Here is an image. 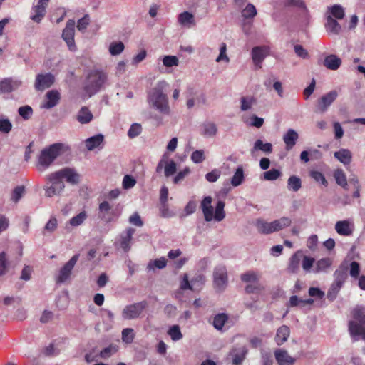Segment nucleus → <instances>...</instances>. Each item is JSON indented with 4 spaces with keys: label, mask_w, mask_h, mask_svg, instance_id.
<instances>
[{
    "label": "nucleus",
    "mask_w": 365,
    "mask_h": 365,
    "mask_svg": "<svg viewBox=\"0 0 365 365\" xmlns=\"http://www.w3.org/2000/svg\"><path fill=\"white\" fill-rule=\"evenodd\" d=\"M108 81L106 72L98 69H93L86 75L83 84V89L86 95L91 98L104 88Z\"/></svg>",
    "instance_id": "nucleus-1"
},
{
    "label": "nucleus",
    "mask_w": 365,
    "mask_h": 365,
    "mask_svg": "<svg viewBox=\"0 0 365 365\" xmlns=\"http://www.w3.org/2000/svg\"><path fill=\"white\" fill-rule=\"evenodd\" d=\"M167 86L165 81H159L148 95L149 103L163 115H168L170 111L167 94L164 93Z\"/></svg>",
    "instance_id": "nucleus-2"
},
{
    "label": "nucleus",
    "mask_w": 365,
    "mask_h": 365,
    "mask_svg": "<svg viewBox=\"0 0 365 365\" xmlns=\"http://www.w3.org/2000/svg\"><path fill=\"white\" fill-rule=\"evenodd\" d=\"M69 150L68 146L63 143H53L43 148L38 158L37 167L40 170L48 168L60 155Z\"/></svg>",
    "instance_id": "nucleus-3"
},
{
    "label": "nucleus",
    "mask_w": 365,
    "mask_h": 365,
    "mask_svg": "<svg viewBox=\"0 0 365 365\" xmlns=\"http://www.w3.org/2000/svg\"><path fill=\"white\" fill-rule=\"evenodd\" d=\"M228 284L227 271L225 266L220 264L213 271V285L217 292H223Z\"/></svg>",
    "instance_id": "nucleus-4"
},
{
    "label": "nucleus",
    "mask_w": 365,
    "mask_h": 365,
    "mask_svg": "<svg viewBox=\"0 0 365 365\" xmlns=\"http://www.w3.org/2000/svg\"><path fill=\"white\" fill-rule=\"evenodd\" d=\"M148 305V303L145 300L126 305L122 311V317L125 320L138 319Z\"/></svg>",
    "instance_id": "nucleus-5"
},
{
    "label": "nucleus",
    "mask_w": 365,
    "mask_h": 365,
    "mask_svg": "<svg viewBox=\"0 0 365 365\" xmlns=\"http://www.w3.org/2000/svg\"><path fill=\"white\" fill-rule=\"evenodd\" d=\"M47 183H51V185L45 186V195L48 197H51L54 195H58L65 188V184L59 177L54 176V173H51L46 176Z\"/></svg>",
    "instance_id": "nucleus-6"
},
{
    "label": "nucleus",
    "mask_w": 365,
    "mask_h": 365,
    "mask_svg": "<svg viewBox=\"0 0 365 365\" xmlns=\"http://www.w3.org/2000/svg\"><path fill=\"white\" fill-rule=\"evenodd\" d=\"M248 354V349L245 345L237 344L234 346L227 355V359L232 365H241Z\"/></svg>",
    "instance_id": "nucleus-7"
},
{
    "label": "nucleus",
    "mask_w": 365,
    "mask_h": 365,
    "mask_svg": "<svg viewBox=\"0 0 365 365\" xmlns=\"http://www.w3.org/2000/svg\"><path fill=\"white\" fill-rule=\"evenodd\" d=\"M76 22L73 19H69L66 24V27L62 32V38L66 41L68 48L71 51L76 50V46L74 41Z\"/></svg>",
    "instance_id": "nucleus-8"
},
{
    "label": "nucleus",
    "mask_w": 365,
    "mask_h": 365,
    "mask_svg": "<svg viewBox=\"0 0 365 365\" xmlns=\"http://www.w3.org/2000/svg\"><path fill=\"white\" fill-rule=\"evenodd\" d=\"M54 176L59 177L61 180L65 179L67 182L71 185H76L80 181V175L72 168H64L54 172Z\"/></svg>",
    "instance_id": "nucleus-9"
},
{
    "label": "nucleus",
    "mask_w": 365,
    "mask_h": 365,
    "mask_svg": "<svg viewBox=\"0 0 365 365\" xmlns=\"http://www.w3.org/2000/svg\"><path fill=\"white\" fill-rule=\"evenodd\" d=\"M80 255H74L60 269L56 282L58 283L65 282L71 276V272L79 259Z\"/></svg>",
    "instance_id": "nucleus-10"
},
{
    "label": "nucleus",
    "mask_w": 365,
    "mask_h": 365,
    "mask_svg": "<svg viewBox=\"0 0 365 365\" xmlns=\"http://www.w3.org/2000/svg\"><path fill=\"white\" fill-rule=\"evenodd\" d=\"M338 93L336 91H331L330 92L322 96L318 100L316 106V112L319 113H325L331 103L336 99Z\"/></svg>",
    "instance_id": "nucleus-11"
},
{
    "label": "nucleus",
    "mask_w": 365,
    "mask_h": 365,
    "mask_svg": "<svg viewBox=\"0 0 365 365\" xmlns=\"http://www.w3.org/2000/svg\"><path fill=\"white\" fill-rule=\"evenodd\" d=\"M55 81L54 76L48 73L46 74H38L36 77L34 87L37 91H43L50 88Z\"/></svg>",
    "instance_id": "nucleus-12"
},
{
    "label": "nucleus",
    "mask_w": 365,
    "mask_h": 365,
    "mask_svg": "<svg viewBox=\"0 0 365 365\" xmlns=\"http://www.w3.org/2000/svg\"><path fill=\"white\" fill-rule=\"evenodd\" d=\"M22 84L21 81L5 78L0 81V93H9L17 90Z\"/></svg>",
    "instance_id": "nucleus-13"
},
{
    "label": "nucleus",
    "mask_w": 365,
    "mask_h": 365,
    "mask_svg": "<svg viewBox=\"0 0 365 365\" xmlns=\"http://www.w3.org/2000/svg\"><path fill=\"white\" fill-rule=\"evenodd\" d=\"M50 0H38L36 5L32 7L34 14L31 16L32 21L39 23L46 14V7Z\"/></svg>",
    "instance_id": "nucleus-14"
},
{
    "label": "nucleus",
    "mask_w": 365,
    "mask_h": 365,
    "mask_svg": "<svg viewBox=\"0 0 365 365\" xmlns=\"http://www.w3.org/2000/svg\"><path fill=\"white\" fill-rule=\"evenodd\" d=\"M267 46H255L252 49V58L253 63L257 68L262 67V63L268 55Z\"/></svg>",
    "instance_id": "nucleus-15"
},
{
    "label": "nucleus",
    "mask_w": 365,
    "mask_h": 365,
    "mask_svg": "<svg viewBox=\"0 0 365 365\" xmlns=\"http://www.w3.org/2000/svg\"><path fill=\"white\" fill-rule=\"evenodd\" d=\"M349 262H342L334 273V282L344 284L348 277Z\"/></svg>",
    "instance_id": "nucleus-16"
},
{
    "label": "nucleus",
    "mask_w": 365,
    "mask_h": 365,
    "mask_svg": "<svg viewBox=\"0 0 365 365\" xmlns=\"http://www.w3.org/2000/svg\"><path fill=\"white\" fill-rule=\"evenodd\" d=\"M274 356L279 365H293L295 362V359L290 356L284 349H276Z\"/></svg>",
    "instance_id": "nucleus-17"
},
{
    "label": "nucleus",
    "mask_w": 365,
    "mask_h": 365,
    "mask_svg": "<svg viewBox=\"0 0 365 365\" xmlns=\"http://www.w3.org/2000/svg\"><path fill=\"white\" fill-rule=\"evenodd\" d=\"M212 197L207 196L201 202V209L205 221L210 222L213 219V207L212 206Z\"/></svg>",
    "instance_id": "nucleus-18"
},
{
    "label": "nucleus",
    "mask_w": 365,
    "mask_h": 365,
    "mask_svg": "<svg viewBox=\"0 0 365 365\" xmlns=\"http://www.w3.org/2000/svg\"><path fill=\"white\" fill-rule=\"evenodd\" d=\"M326 23L324 27L327 31L329 34L338 35L341 31V26L336 19H334L331 15H327L326 17Z\"/></svg>",
    "instance_id": "nucleus-19"
},
{
    "label": "nucleus",
    "mask_w": 365,
    "mask_h": 365,
    "mask_svg": "<svg viewBox=\"0 0 365 365\" xmlns=\"http://www.w3.org/2000/svg\"><path fill=\"white\" fill-rule=\"evenodd\" d=\"M111 206L107 201H103L99 205L98 217L106 222L113 220L111 217Z\"/></svg>",
    "instance_id": "nucleus-20"
},
{
    "label": "nucleus",
    "mask_w": 365,
    "mask_h": 365,
    "mask_svg": "<svg viewBox=\"0 0 365 365\" xmlns=\"http://www.w3.org/2000/svg\"><path fill=\"white\" fill-rule=\"evenodd\" d=\"M298 138V133L294 129H289L283 136L286 149L287 150H291L296 145Z\"/></svg>",
    "instance_id": "nucleus-21"
},
{
    "label": "nucleus",
    "mask_w": 365,
    "mask_h": 365,
    "mask_svg": "<svg viewBox=\"0 0 365 365\" xmlns=\"http://www.w3.org/2000/svg\"><path fill=\"white\" fill-rule=\"evenodd\" d=\"M178 20L181 26L187 28H191L196 24L194 15L189 11L180 13Z\"/></svg>",
    "instance_id": "nucleus-22"
},
{
    "label": "nucleus",
    "mask_w": 365,
    "mask_h": 365,
    "mask_svg": "<svg viewBox=\"0 0 365 365\" xmlns=\"http://www.w3.org/2000/svg\"><path fill=\"white\" fill-rule=\"evenodd\" d=\"M48 101L42 106L44 108L50 109L56 106L60 101V93L56 90L47 92L46 95Z\"/></svg>",
    "instance_id": "nucleus-23"
},
{
    "label": "nucleus",
    "mask_w": 365,
    "mask_h": 365,
    "mask_svg": "<svg viewBox=\"0 0 365 365\" xmlns=\"http://www.w3.org/2000/svg\"><path fill=\"white\" fill-rule=\"evenodd\" d=\"M335 230L339 235L344 236H349L353 232V229L351 227V223L348 220L336 222Z\"/></svg>",
    "instance_id": "nucleus-24"
},
{
    "label": "nucleus",
    "mask_w": 365,
    "mask_h": 365,
    "mask_svg": "<svg viewBox=\"0 0 365 365\" xmlns=\"http://www.w3.org/2000/svg\"><path fill=\"white\" fill-rule=\"evenodd\" d=\"M341 64V60L334 54L327 56L324 61V66L329 70H337Z\"/></svg>",
    "instance_id": "nucleus-25"
},
{
    "label": "nucleus",
    "mask_w": 365,
    "mask_h": 365,
    "mask_svg": "<svg viewBox=\"0 0 365 365\" xmlns=\"http://www.w3.org/2000/svg\"><path fill=\"white\" fill-rule=\"evenodd\" d=\"M334 156L345 165H349L352 159L351 152L345 148H341L339 150L336 151Z\"/></svg>",
    "instance_id": "nucleus-26"
},
{
    "label": "nucleus",
    "mask_w": 365,
    "mask_h": 365,
    "mask_svg": "<svg viewBox=\"0 0 365 365\" xmlns=\"http://www.w3.org/2000/svg\"><path fill=\"white\" fill-rule=\"evenodd\" d=\"M290 330L288 326L282 325L278 328L275 336V341L277 345L280 346L287 341Z\"/></svg>",
    "instance_id": "nucleus-27"
},
{
    "label": "nucleus",
    "mask_w": 365,
    "mask_h": 365,
    "mask_svg": "<svg viewBox=\"0 0 365 365\" xmlns=\"http://www.w3.org/2000/svg\"><path fill=\"white\" fill-rule=\"evenodd\" d=\"M134 228L128 227L126 230L125 233L121 235L120 247L125 252L128 251L130 248V242L133 238V235L134 234Z\"/></svg>",
    "instance_id": "nucleus-28"
},
{
    "label": "nucleus",
    "mask_w": 365,
    "mask_h": 365,
    "mask_svg": "<svg viewBox=\"0 0 365 365\" xmlns=\"http://www.w3.org/2000/svg\"><path fill=\"white\" fill-rule=\"evenodd\" d=\"M257 150H261L266 154H269L272 152L273 147H272V143H264L262 140L258 139L255 142L254 146H253L252 149L251 150V153L254 154V153Z\"/></svg>",
    "instance_id": "nucleus-29"
},
{
    "label": "nucleus",
    "mask_w": 365,
    "mask_h": 365,
    "mask_svg": "<svg viewBox=\"0 0 365 365\" xmlns=\"http://www.w3.org/2000/svg\"><path fill=\"white\" fill-rule=\"evenodd\" d=\"M104 136L102 134H97L86 140L85 143L88 150H93L102 144Z\"/></svg>",
    "instance_id": "nucleus-30"
},
{
    "label": "nucleus",
    "mask_w": 365,
    "mask_h": 365,
    "mask_svg": "<svg viewBox=\"0 0 365 365\" xmlns=\"http://www.w3.org/2000/svg\"><path fill=\"white\" fill-rule=\"evenodd\" d=\"M93 117V114L89 110L88 108L83 106L80 109L76 118L80 123L86 124L92 120Z\"/></svg>",
    "instance_id": "nucleus-31"
},
{
    "label": "nucleus",
    "mask_w": 365,
    "mask_h": 365,
    "mask_svg": "<svg viewBox=\"0 0 365 365\" xmlns=\"http://www.w3.org/2000/svg\"><path fill=\"white\" fill-rule=\"evenodd\" d=\"M302 255L297 252L294 253L289 259V264L287 268L290 273H297L299 269V264Z\"/></svg>",
    "instance_id": "nucleus-32"
},
{
    "label": "nucleus",
    "mask_w": 365,
    "mask_h": 365,
    "mask_svg": "<svg viewBox=\"0 0 365 365\" xmlns=\"http://www.w3.org/2000/svg\"><path fill=\"white\" fill-rule=\"evenodd\" d=\"M292 220L287 217H282L272 222L273 232L279 231L291 225Z\"/></svg>",
    "instance_id": "nucleus-33"
},
{
    "label": "nucleus",
    "mask_w": 365,
    "mask_h": 365,
    "mask_svg": "<svg viewBox=\"0 0 365 365\" xmlns=\"http://www.w3.org/2000/svg\"><path fill=\"white\" fill-rule=\"evenodd\" d=\"M255 225L258 232L262 234L268 235L273 232L272 222H268L264 220L258 219L256 221Z\"/></svg>",
    "instance_id": "nucleus-34"
},
{
    "label": "nucleus",
    "mask_w": 365,
    "mask_h": 365,
    "mask_svg": "<svg viewBox=\"0 0 365 365\" xmlns=\"http://www.w3.org/2000/svg\"><path fill=\"white\" fill-rule=\"evenodd\" d=\"M349 329L351 335L361 336L365 340V327L360 326L356 322H349Z\"/></svg>",
    "instance_id": "nucleus-35"
},
{
    "label": "nucleus",
    "mask_w": 365,
    "mask_h": 365,
    "mask_svg": "<svg viewBox=\"0 0 365 365\" xmlns=\"http://www.w3.org/2000/svg\"><path fill=\"white\" fill-rule=\"evenodd\" d=\"M278 4L284 7L296 6L303 9L307 13V9L302 0H278Z\"/></svg>",
    "instance_id": "nucleus-36"
},
{
    "label": "nucleus",
    "mask_w": 365,
    "mask_h": 365,
    "mask_svg": "<svg viewBox=\"0 0 365 365\" xmlns=\"http://www.w3.org/2000/svg\"><path fill=\"white\" fill-rule=\"evenodd\" d=\"M334 177L337 185L341 186L344 189L348 190V183L346 175L341 169H338L334 171Z\"/></svg>",
    "instance_id": "nucleus-37"
},
{
    "label": "nucleus",
    "mask_w": 365,
    "mask_h": 365,
    "mask_svg": "<svg viewBox=\"0 0 365 365\" xmlns=\"http://www.w3.org/2000/svg\"><path fill=\"white\" fill-rule=\"evenodd\" d=\"M353 317L354 319V322H356L361 327L365 326V312L363 307H356L353 310Z\"/></svg>",
    "instance_id": "nucleus-38"
},
{
    "label": "nucleus",
    "mask_w": 365,
    "mask_h": 365,
    "mask_svg": "<svg viewBox=\"0 0 365 365\" xmlns=\"http://www.w3.org/2000/svg\"><path fill=\"white\" fill-rule=\"evenodd\" d=\"M302 187V180L297 175H292L287 180V188L293 192H297Z\"/></svg>",
    "instance_id": "nucleus-39"
},
{
    "label": "nucleus",
    "mask_w": 365,
    "mask_h": 365,
    "mask_svg": "<svg viewBox=\"0 0 365 365\" xmlns=\"http://www.w3.org/2000/svg\"><path fill=\"white\" fill-rule=\"evenodd\" d=\"M245 178L244 170L242 165L239 166L232 178H231V184L234 187H237L242 184Z\"/></svg>",
    "instance_id": "nucleus-40"
},
{
    "label": "nucleus",
    "mask_w": 365,
    "mask_h": 365,
    "mask_svg": "<svg viewBox=\"0 0 365 365\" xmlns=\"http://www.w3.org/2000/svg\"><path fill=\"white\" fill-rule=\"evenodd\" d=\"M227 320L228 316L227 314H217L214 317L212 324L217 330H222Z\"/></svg>",
    "instance_id": "nucleus-41"
},
{
    "label": "nucleus",
    "mask_w": 365,
    "mask_h": 365,
    "mask_svg": "<svg viewBox=\"0 0 365 365\" xmlns=\"http://www.w3.org/2000/svg\"><path fill=\"white\" fill-rule=\"evenodd\" d=\"M329 11L334 19H342L345 16L344 10L343 7L339 4H334V6L329 7Z\"/></svg>",
    "instance_id": "nucleus-42"
},
{
    "label": "nucleus",
    "mask_w": 365,
    "mask_h": 365,
    "mask_svg": "<svg viewBox=\"0 0 365 365\" xmlns=\"http://www.w3.org/2000/svg\"><path fill=\"white\" fill-rule=\"evenodd\" d=\"M331 264L332 260L330 258H322L317 262L315 265V272H324L331 265Z\"/></svg>",
    "instance_id": "nucleus-43"
},
{
    "label": "nucleus",
    "mask_w": 365,
    "mask_h": 365,
    "mask_svg": "<svg viewBox=\"0 0 365 365\" xmlns=\"http://www.w3.org/2000/svg\"><path fill=\"white\" fill-rule=\"evenodd\" d=\"M225 205V202L222 200H219L217 202L215 215H213V218H215V220L220 222L225 217V212L224 211Z\"/></svg>",
    "instance_id": "nucleus-44"
},
{
    "label": "nucleus",
    "mask_w": 365,
    "mask_h": 365,
    "mask_svg": "<svg viewBox=\"0 0 365 365\" xmlns=\"http://www.w3.org/2000/svg\"><path fill=\"white\" fill-rule=\"evenodd\" d=\"M167 265V259L165 257H160L150 261L147 265L148 270H153L154 268L163 269Z\"/></svg>",
    "instance_id": "nucleus-45"
},
{
    "label": "nucleus",
    "mask_w": 365,
    "mask_h": 365,
    "mask_svg": "<svg viewBox=\"0 0 365 365\" xmlns=\"http://www.w3.org/2000/svg\"><path fill=\"white\" fill-rule=\"evenodd\" d=\"M168 334L170 336L173 341H178L181 339L183 336L181 333L180 328L178 325H173L168 331Z\"/></svg>",
    "instance_id": "nucleus-46"
},
{
    "label": "nucleus",
    "mask_w": 365,
    "mask_h": 365,
    "mask_svg": "<svg viewBox=\"0 0 365 365\" xmlns=\"http://www.w3.org/2000/svg\"><path fill=\"white\" fill-rule=\"evenodd\" d=\"M241 13L244 19H252L257 15V9L253 4H248Z\"/></svg>",
    "instance_id": "nucleus-47"
},
{
    "label": "nucleus",
    "mask_w": 365,
    "mask_h": 365,
    "mask_svg": "<svg viewBox=\"0 0 365 365\" xmlns=\"http://www.w3.org/2000/svg\"><path fill=\"white\" fill-rule=\"evenodd\" d=\"M342 286L343 285L334 282L327 292V298L330 301L334 300Z\"/></svg>",
    "instance_id": "nucleus-48"
},
{
    "label": "nucleus",
    "mask_w": 365,
    "mask_h": 365,
    "mask_svg": "<svg viewBox=\"0 0 365 365\" xmlns=\"http://www.w3.org/2000/svg\"><path fill=\"white\" fill-rule=\"evenodd\" d=\"M118 351V346L115 344H110L108 347L104 348L99 354L102 359H108Z\"/></svg>",
    "instance_id": "nucleus-49"
},
{
    "label": "nucleus",
    "mask_w": 365,
    "mask_h": 365,
    "mask_svg": "<svg viewBox=\"0 0 365 365\" xmlns=\"http://www.w3.org/2000/svg\"><path fill=\"white\" fill-rule=\"evenodd\" d=\"M124 48V44L121 41L112 42L109 46V52L112 56H117L123 52Z\"/></svg>",
    "instance_id": "nucleus-50"
},
{
    "label": "nucleus",
    "mask_w": 365,
    "mask_h": 365,
    "mask_svg": "<svg viewBox=\"0 0 365 365\" xmlns=\"http://www.w3.org/2000/svg\"><path fill=\"white\" fill-rule=\"evenodd\" d=\"M349 274L353 279H356L359 277H360L359 274L361 271V267L358 262H351L350 264H349Z\"/></svg>",
    "instance_id": "nucleus-51"
},
{
    "label": "nucleus",
    "mask_w": 365,
    "mask_h": 365,
    "mask_svg": "<svg viewBox=\"0 0 365 365\" xmlns=\"http://www.w3.org/2000/svg\"><path fill=\"white\" fill-rule=\"evenodd\" d=\"M240 279L244 282H257L259 280V277L257 274L255 272H247L244 274H242L240 276Z\"/></svg>",
    "instance_id": "nucleus-52"
},
{
    "label": "nucleus",
    "mask_w": 365,
    "mask_h": 365,
    "mask_svg": "<svg viewBox=\"0 0 365 365\" xmlns=\"http://www.w3.org/2000/svg\"><path fill=\"white\" fill-rule=\"evenodd\" d=\"M203 127H204V131H203L204 135L208 136V137H212L216 135L217 128L215 123H208L207 124H205L203 125Z\"/></svg>",
    "instance_id": "nucleus-53"
},
{
    "label": "nucleus",
    "mask_w": 365,
    "mask_h": 365,
    "mask_svg": "<svg viewBox=\"0 0 365 365\" xmlns=\"http://www.w3.org/2000/svg\"><path fill=\"white\" fill-rule=\"evenodd\" d=\"M282 175V173L279 170L276 168H272L268 171H266L263 173L264 178L267 180H275L278 178H279Z\"/></svg>",
    "instance_id": "nucleus-54"
},
{
    "label": "nucleus",
    "mask_w": 365,
    "mask_h": 365,
    "mask_svg": "<svg viewBox=\"0 0 365 365\" xmlns=\"http://www.w3.org/2000/svg\"><path fill=\"white\" fill-rule=\"evenodd\" d=\"M90 24V16L88 14H85L77 21V29L81 32H84L87 26Z\"/></svg>",
    "instance_id": "nucleus-55"
},
{
    "label": "nucleus",
    "mask_w": 365,
    "mask_h": 365,
    "mask_svg": "<svg viewBox=\"0 0 365 365\" xmlns=\"http://www.w3.org/2000/svg\"><path fill=\"white\" fill-rule=\"evenodd\" d=\"M310 176L316 182H321L324 186L327 187L328 185V182L322 173L317 170H312L310 172Z\"/></svg>",
    "instance_id": "nucleus-56"
},
{
    "label": "nucleus",
    "mask_w": 365,
    "mask_h": 365,
    "mask_svg": "<svg viewBox=\"0 0 365 365\" xmlns=\"http://www.w3.org/2000/svg\"><path fill=\"white\" fill-rule=\"evenodd\" d=\"M18 113L23 119L28 120L33 114V109L29 106H24L19 108Z\"/></svg>",
    "instance_id": "nucleus-57"
},
{
    "label": "nucleus",
    "mask_w": 365,
    "mask_h": 365,
    "mask_svg": "<svg viewBox=\"0 0 365 365\" xmlns=\"http://www.w3.org/2000/svg\"><path fill=\"white\" fill-rule=\"evenodd\" d=\"M142 131L141 125L139 123H133L131 125L128 132V135L130 138H134L138 136Z\"/></svg>",
    "instance_id": "nucleus-58"
},
{
    "label": "nucleus",
    "mask_w": 365,
    "mask_h": 365,
    "mask_svg": "<svg viewBox=\"0 0 365 365\" xmlns=\"http://www.w3.org/2000/svg\"><path fill=\"white\" fill-rule=\"evenodd\" d=\"M176 163L173 160H170L168 163H165L164 168V174L165 177H170L176 173Z\"/></svg>",
    "instance_id": "nucleus-59"
},
{
    "label": "nucleus",
    "mask_w": 365,
    "mask_h": 365,
    "mask_svg": "<svg viewBox=\"0 0 365 365\" xmlns=\"http://www.w3.org/2000/svg\"><path fill=\"white\" fill-rule=\"evenodd\" d=\"M25 192L24 186H17L12 192L11 200L14 202H17L23 196Z\"/></svg>",
    "instance_id": "nucleus-60"
},
{
    "label": "nucleus",
    "mask_w": 365,
    "mask_h": 365,
    "mask_svg": "<svg viewBox=\"0 0 365 365\" xmlns=\"http://www.w3.org/2000/svg\"><path fill=\"white\" fill-rule=\"evenodd\" d=\"M12 129V123L8 118L0 119V132L4 134L9 133Z\"/></svg>",
    "instance_id": "nucleus-61"
},
{
    "label": "nucleus",
    "mask_w": 365,
    "mask_h": 365,
    "mask_svg": "<svg viewBox=\"0 0 365 365\" xmlns=\"http://www.w3.org/2000/svg\"><path fill=\"white\" fill-rule=\"evenodd\" d=\"M8 262L5 252L0 253V277L4 275L7 272Z\"/></svg>",
    "instance_id": "nucleus-62"
},
{
    "label": "nucleus",
    "mask_w": 365,
    "mask_h": 365,
    "mask_svg": "<svg viewBox=\"0 0 365 365\" xmlns=\"http://www.w3.org/2000/svg\"><path fill=\"white\" fill-rule=\"evenodd\" d=\"M163 65L166 67L177 66L179 60L175 56H165L163 59Z\"/></svg>",
    "instance_id": "nucleus-63"
},
{
    "label": "nucleus",
    "mask_w": 365,
    "mask_h": 365,
    "mask_svg": "<svg viewBox=\"0 0 365 365\" xmlns=\"http://www.w3.org/2000/svg\"><path fill=\"white\" fill-rule=\"evenodd\" d=\"M261 363L262 365H272L273 364V359L272 354L269 352H266L264 351L261 352Z\"/></svg>",
    "instance_id": "nucleus-64"
}]
</instances>
